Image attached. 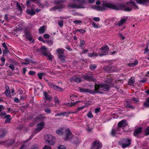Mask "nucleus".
Instances as JSON below:
<instances>
[{"mask_svg": "<svg viewBox=\"0 0 149 149\" xmlns=\"http://www.w3.org/2000/svg\"><path fill=\"white\" fill-rule=\"evenodd\" d=\"M110 87V86L107 84H96L95 85V89L93 91L90 92L92 94L102 93V91H108Z\"/></svg>", "mask_w": 149, "mask_h": 149, "instance_id": "obj_1", "label": "nucleus"}, {"mask_svg": "<svg viewBox=\"0 0 149 149\" xmlns=\"http://www.w3.org/2000/svg\"><path fill=\"white\" fill-rule=\"evenodd\" d=\"M64 129L63 128L59 129L56 130V133L58 135L65 134V140L67 141L72 138V134L69 129H67L65 130V132L63 131Z\"/></svg>", "mask_w": 149, "mask_h": 149, "instance_id": "obj_2", "label": "nucleus"}, {"mask_svg": "<svg viewBox=\"0 0 149 149\" xmlns=\"http://www.w3.org/2000/svg\"><path fill=\"white\" fill-rule=\"evenodd\" d=\"M102 5L104 7L116 10H118L120 9H122L125 7L124 5L123 4H118L116 6L107 2H103Z\"/></svg>", "mask_w": 149, "mask_h": 149, "instance_id": "obj_3", "label": "nucleus"}, {"mask_svg": "<svg viewBox=\"0 0 149 149\" xmlns=\"http://www.w3.org/2000/svg\"><path fill=\"white\" fill-rule=\"evenodd\" d=\"M131 141V140L128 138H123L120 140L118 144L122 146L123 148H125L130 146Z\"/></svg>", "mask_w": 149, "mask_h": 149, "instance_id": "obj_4", "label": "nucleus"}, {"mask_svg": "<svg viewBox=\"0 0 149 149\" xmlns=\"http://www.w3.org/2000/svg\"><path fill=\"white\" fill-rule=\"evenodd\" d=\"M74 3L76 4L70 5L69 7L72 8H84L83 5L84 3V0H74Z\"/></svg>", "mask_w": 149, "mask_h": 149, "instance_id": "obj_5", "label": "nucleus"}, {"mask_svg": "<svg viewBox=\"0 0 149 149\" xmlns=\"http://www.w3.org/2000/svg\"><path fill=\"white\" fill-rule=\"evenodd\" d=\"M45 142L51 146L53 145L55 143V138L51 134H46L45 136Z\"/></svg>", "mask_w": 149, "mask_h": 149, "instance_id": "obj_6", "label": "nucleus"}, {"mask_svg": "<svg viewBox=\"0 0 149 149\" xmlns=\"http://www.w3.org/2000/svg\"><path fill=\"white\" fill-rule=\"evenodd\" d=\"M91 149H100L102 146V144L98 141H94L92 144Z\"/></svg>", "mask_w": 149, "mask_h": 149, "instance_id": "obj_7", "label": "nucleus"}, {"mask_svg": "<svg viewBox=\"0 0 149 149\" xmlns=\"http://www.w3.org/2000/svg\"><path fill=\"white\" fill-rule=\"evenodd\" d=\"M100 49L102 51V53L100 54L99 56H103L105 55L108 54L109 48L107 45L105 46L104 47H102Z\"/></svg>", "mask_w": 149, "mask_h": 149, "instance_id": "obj_8", "label": "nucleus"}, {"mask_svg": "<svg viewBox=\"0 0 149 149\" xmlns=\"http://www.w3.org/2000/svg\"><path fill=\"white\" fill-rule=\"evenodd\" d=\"M142 132L141 127H136L133 132L134 135L135 136H138L141 134Z\"/></svg>", "mask_w": 149, "mask_h": 149, "instance_id": "obj_9", "label": "nucleus"}, {"mask_svg": "<svg viewBox=\"0 0 149 149\" xmlns=\"http://www.w3.org/2000/svg\"><path fill=\"white\" fill-rule=\"evenodd\" d=\"M70 81L71 82L73 81L77 83H80L81 81V79L78 76H74L71 78Z\"/></svg>", "mask_w": 149, "mask_h": 149, "instance_id": "obj_10", "label": "nucleus"}, {"mask_svg": "<svg viewBox=\"0 0 149 149\" xmlns=\"http://www.w3.org/2000/svg\"><path fill=\"white\" fill-rule=\"evenodd\" d=\"M44 124V123L42 122L38 124L37 125V127L35 130L36 133L39 132L43 128Z\"/></svg>", "mask_w": 149, "mask_h": 149, "instance_id": "obj_11", "label": "nucleus"}, {"mask_svg": "<svg viewBox=\"0 0 149 149\" xmlns=\"http://www.w3.org/2000/svg\"><path fill=\"white\" fill-rule=\"evenodd\" d=\"M81 78L83 79L88 81H95L96 80L95 78L93 77H92L89 76L88 75L83 76L81 77Z\"/></svg>", "mask_w": 149, "mask_h": 149, "instance_id": "obj_12", "label": "nucleus"}, {"mask_svg": "<svg viewBox=\"0 0 149 149\" xmlns=\"http://www.w3.org/2000/svg\"><path fill=\"white\" fill-rule=\"evenodd\" d=\"M65 50L62 48H58L56 50V54L58 56L64 55Z\"/></svg>", "mask_w": 149, "mask_h": 149, "instance_id": "obj_13", "label": "nucleus"}, {"mask_svg": "<svg viewBox=\"0 0 149 149\" xmlns=\"http://www.w3.org/2000/svg\"><path fill=\"white\" fill-rule=\"evenodd\" d=\"M127 125L125 120H123L119 122L118 124V126L120 127H125Z\"/></svg>", "mask_w": 149, "mask_h": 149, "instance_id": "obj_14", "label": "nucleus"}, {"mask_svg": "<svg viewBox=\"0 0 149 149\" xmlns=\"http://www.w3.org/2000/svg\"><path fill=\"white\" fill-rule=\"evenodd\" d=\"M65 6L63 5H60L58 6H54L51 8L50 10L51 11L55 10H56L63 8Z\"/></svg>", "mask_w": 149, "mask_h": 149, "instance_id": "obj_15", "label": "nucleus"}, {"mask_svg": "<svg viewBox=\"0 0 149 149\" xmlns=\"http://www.w3.org/2000/svg\"><path fill=\"white\" fill-rule=\"evenodd\" d=\"M6 131L4 130L0 129V138H2L6 136Z\"/></svg>", "mask_w": 149, "mask_h": 149, "instance_id": "obj_16", "label": "nucleus"}, {"mask_svg": "<svg viewBox=\"0 0 149 149\" xmlns=\"http://www.w3.org/2000/svg\"><path fill=\"white\" fill-rule=\"evenodd\" d=\"M25 35L26 38L30 41H31L33 39L31 34L27 31L25 32Z\"/></svg>", "mask_w": 149, "mask_h": 149, "instance_id": "obj_17", "label": "nucleus"}, {"mask_svg": "<svg viewBox=\"0 0 149 149\" xmlns=\"http://www.w3.org/2000/svg\"><path fill=\"white\" fill-rule=\"evenodd\" d=\"M127 17H125V18H122L119 21L117 24L119 26H121L127 21Z\"/></svg>", "mask_w": 149, "mask_h": 149, "instance_id": "obj_18", "label": "nucleus"}, {"mask_svg": "<svg viewBox=\"0 0 149 149\" xmlns=\"http://www.w3.org/2000/svg\"><path fill=\"white\" fill-rule=\"evenodd\" d=\"M26 12L28 14L31 15H33L36 13L34 10L32 9L27 10H26Z\"/></svg>", "mask_w": 149, "mask_h": 149, "instance_id": "obj_19", "label": "nucleus"}, {"mask_svg": "<svg viewBox=\"0 0 149 149\" xmlns=\"http://www.w3.org/2000/svg\"><path fill=\"white\" fill-rule=\"evenodd\" d=\"M47 49L45 47L43 46L41 48V51L43 55H47Z\"/></svg>", "mask_w": 149, "mask_h": 149, "instance_id": "obj_20", "label": "nucleus"}, {"mask_svg": "<svg viewBox=\"0 0 149 149\" xmlns=\"http://www.w3.org/2000/svg\"><path fill=\"white\" fill-rule=\"evenodd\" d=\"M43 95L47 100H48L49 101H51L52 97L50 95H48L46 92H43Z\"/></svg>", "mask_w": 149, "mask_h": 149, "instance_id": "obj_21", "label": "nucleus"}, {"mask_svg": "<svg viewBox=\"0 0 149 149\" xmlns=\"http://www.w3.org/2000/svg\"><path fill=\"white\" fill-rule=\"evenodd\" d=\"M72 142L74 144H78L80 143L79 140L77 138L74 137L73 138L72 141Z\"/></svg>", "mask_w": 149, "mask_h": 149, "instance_id": "obj_22", "label": "nucleus"}, {"mask_svg": "<svg viewBox=\"0 0 149 149\" xmlns=\"http://www.w3.org/2000/svg\"><path fill=\"white\" fill-rule=\"evenodd\" d=\"M45 26H43L40 27L39 29V32L40 34H42L44 33L45 31Z\"/></svg>", "mask_w": 149, "mask_h": 149, "instance_id": "obj_23", "label": "nucleus"}, {"mask_svg": "<svg viewBox=\"0 0 149 149\" xmlns=\"http://www.w3.org/2000/svg\"><path fill=\"white\" fill-rule=\"evenodd\" d=\"M79 90L81 92H88L90 93H91L90 92H91L92 91H93V90H90V89L88 90L87 89L83 88H79Z\"/></svg>", "mask_w": 149, "mask_h": 149, "instance_id": "obj_24", "label": "nucleus"}, {"mask_svg": "<svg viewBox=\"0 0 149 149\" xmlns=\"http://www.w3.org/2000/svg\"><path fill=\"white\" fill-rule=\"evenodd\" d=\"M2 143H5V144L7 145L8 146L11 145L14 142L10 140H8L5 141L4 142H2Z\"/></svg>", "mask_w": 149, "mask_h": 149, "instance_id": "obj_25", "label": "nucleus"}, {"mask_svg": "<svg viewBox=\"0 0 149 149\" xmlns=\"http://www.w3.org/2000/svg\"><path fill=\"white\" fill-rule=\"evenodd\" d=\"M5 89L6 90L5 91V93L6 96H8L9 95V94L10 93L9 87L7 86H6L5 87Z\"/></svg>", "mask_w": 149, "mask_h": 149, "instance_id": "obj_26", "label": "nucleus"}, {"mask_svg": "<svg viewBox=\"0 0 149 149\" xmlns=\"http://www.w3.org/2000/svg\"><path fill=\"white\" fill-rule=\"evenodd\" d=\"M117 134H120V133L117 132L115 129H112L111 132V135L113 136H114Z\"/></svg>", "mask_w": 149, "mask_h": 149, "instance_id": "obj_27", "label": "nucleus"}, {"mask_svg": "<svg viewBox=\"0 0 149 149\" xmlns=\"http://www.w3.org/2000/svg\"><path fill=\"white\" fill-rule=\"evenodd\" d=\"M61 61L63 63H64L65 62V56L64 55L61 56H58Z\"/></svg>", "mask_w": 149, "mask_h": 149, "instance_id": "obj_28", "label": "nucleus"}, {"mask_svg": "<svg viewBox=\"0 0 149 149\" xmlns=\"http://www.w3.org/2000/svg\"><path fill=\"white\" fill-rule=\"evenodd\" d=\"M138 63V61L136 60H135L134 63H128L127 65L129 67H133L137 65Z\"/></svg>", "mask_w": 149, "mask_h": 149, "instance_id": "obj_29", "label": "nucleus"}, {"mask_svg": "<svg viewBox=\"0 0 149 149\" xmlns=\"http://www.w3.org/2000/svg\"><path fill=\"white\" fill-rule=\"evenodd\" d=\"M89 67L90 69L91 70L93 71L97 68V65L94 64H92L90 65Z\"/></svg>", "mask_w": 149, "mask_h": 149, "instance_id": "obj_30", "label": "nucleus"}, {"mask_svg": "<svg viewBox=\"0 0 149 149\" xmlns=\"http://www.w3.org/2000/svg\"><path fill=\"white\" fill-rule=\"evenodd\" d=\"M143 104L146 107H149V97L146 99V101L144 102Z\"/></svg>", "mask_w": 149, "mask_h": 149, "instance_id": "obj_31", "label": "nucleus"}, {"mask_svg": "<svg viewBox=\"0 0 149 149\" xmlns=\"http://www.w3.org/2000/svg\"><path fill=\"white\" fill-rule=\"evenodd\" d=\"M88 56L91 57H95L98 56L96 52L93 53H88Z\"/></svg>", "mask_w": 149, "mask_h": 149, "instance_id": "obj_32", "label": "nucleus"}, {"mask_svg": "<svg viewBox=\"0 0 149 149\" xmlns=\"http://www.w3.org/2000/svg\"><path fill=\"white\" fill-rule=\"evenodd\" d=\"M26 61L27 62V63H23V64H24L25 65H26L30 63H32L34 64L35 63V62L33 61L32 60H29L28 59H26Z\"/></svg>", "mask_w": 149, "mask_h": 149, "instance_id": "obj_33", "label": "nucleus"}, {"mask_svg": "<svg viewBox=\"0 0 149 149\" xmlns=\"http://www.w3.org/2000/svg\"><path fill=\"white\" fill-rule=\"evenodd\" d=\"M54 89L59 91H63L62 88L58 86L55 85Z\"/></svg>", "mask_w": 149, "mask_h": 149, "instance_id": "obj_34", "label": "nucleus"}, {"mask_svg": "<svg viewBox=\"0 0 149 149\" xmlns=\"http://www.w3.org/2000/svg\"><path fill=\"white\" fill-rule=\"evenodd\" d=\"M134 81H135L134 79H129V81L128 84L130 85H133Z\"/></svg>", "mask_w": 149, "mask_h": 149, "instance_id": "obj_35", "label": "nucleus"}, {"mask_svg": "<svg viewBox=\"0 0 149 149\" xmlns=\"http://www.w3.org/2000/svg\"><path fill=\"white\" fill-rule=\"evenodd\" d=\"M10 52L9 51V50H8V49H5L4 50H3V56H6L7 54L8 53H10Z\"/></svg>", "mask_w": 149, "mask_h": 149, "instance_id": "obj_36", "label": "nucleus"}, {"mask_svg": "<svg viewBox=\"0 0 149 149\" xmlns=\"http://www.w3.org/2000/svg\"><path fill=\"white\" fill-rule=\"evenodd\" d=\"M106 82L109 84L111 85L112 86H114V84L112 83V79H107L106 80Z\"/></svg>", "mask_w": 149, "mask_h": 149, "instance_id": "obj_37", "label": "nucleus"}, {"mask_svg": "<svg viewBox=\"0 0 149 149\" xmlns=\"http://www.w3.org/2000/svg\"><path fill=\"white\" fill-rule=\"evenodd\" d=\"M67 113L66 112H63V113H58L57 114H56L55 115V116H61L63 115H65Z\"/></svg>", "mask_w": 149, "mask_h": 149, "instance_id": "obj_38", "label": "nucleus"}, {"mask_svg": "<svg viewBox=\"0 0 149 149\" xmlns=\"http://www.w3.org/2000/svg\"><path fill=\"white\" fill-rule=\"evenodd\" d=\"M92 24L93 26L95 28H97L100 27V26H99L98 24H96L94 22H92Z\"/></svg>", "mask_w": 149, "mask_h": 149, "instance_id": "obj_39", "label": "nucleus"}, {"mask_svg": "<svg viewBox=\"0 0 149 149\" xmlns=\"http://www.w3.org/2000/svg\"><path fill=\"white\" fill-rule=\"evenodd\" d=\"M46 42L49 45H51L53 44V41L52 40H46Z\"/></svg>", "mask_w": 149, "mask_h": 149, "instance_id": "obj_40", "label": "nucleus"}, {"mask_svg": "<svg viewBox=\"0 0 149 149\" xmlns=\"http://www.w3.org/2000/svg\"><path fill=\"white\" fill-rule=\"evenodd\" d=\"M97 10L98 11L104 10H105V8L104 7L101 6H97Z\"/></svg>", "mask_w": 149, "mask_h": 149, "instance_id": "obj_41", "label": "nucleus"}, {"mask_svg": "<svg viewBox=\"0 0 149 149\" xmlns=\"http://www.w3.org/2000/svg\"><path fill=\"white\" fill-rule=\"evenodd\" d=\"M145 134L146 135L149 134V126L145 130Z\"/></svg>", "mask_w": 149, "mask_h": 149, "instance_id": "obj_42", "label": "nucleus"}, {"mask_svg": "<svg viewBox=\"0 0 149 149\" xmlns=\"http://www.w3.org/2000/svg\"><path fill=\"white\" fill-rule=\"evenodd\" d=\"M63 23V20H61L60 21H58V24L60 27H62Z\"/></svg>", "mask_w": 149, "mask_h": 149, "instance_id": "obj_43", "label": "nucleus"}, {"mask_svg": "<svg viewBox=\"0 0 149 149\" xmlns=\"http://www.w3.org/2000/svg\"><path fill=\"white\" fill-rule=\"evenodd\" d=\"M58 149H66V147L63 145H60L58 147Z\"/></svg>", "mask_w": 149, "mask_h": 149, "instance_id": "obj_44", "label": "nucleus"}, {"mask_svg": "<svg viewBox=\"0 0 149 149\" xmlns=\"http://www.w3.org/2000/svg\"><path fill=\"white\" fill-rule=\"evenodd\" d=\"M125 106L128 108H132V107L128 102H126L125 103Z\"/></svg>", "mask_w": 149, "mask_h": 149, "instance_id": "obj_45", "label": "nucleus"}, {"mask_svg": "<svg viewBox=\"0 0 149 149\" xmlns=\"http://www.w3.org/2000/svg\"><path fill=\"white\" fill-rule=\"evenodd\" d=\"M17 8L18 9L19 11H22V8L20 6L19 3L17 2Z\"/></svg>", "mask_w": 149, "mask_h": 149, "instance_id": "obj_46", "label": "nucleus"}, {"mask_svg": "<svg viewBox=\"0 0 149 149\" xmlns=\"http://www.w3.org/2000/svg\"><path fill=\"white\" fill-rule=\"evenodd\" d=\"M77 31H78L82 34H83L85 32H86V31L85 30H83V29H77Z\"/></svg>", "mask_w": 149, "mask_h": 149, "instance_id": "obj_47", "label": "nucleus"}, {"mask_svg": "<svg viewBox=\"0 0 149 149\" xmlns=\"http://www.w3.org/2000/svg\"><path fill=\"white\" fill-rule=\"evenodd\" d=\"M85 42V41L84 40H81L80 41V46L81 47H82L84 46V44Z\"/></svg>", "mask_w": 149, "mask_h": 149, "instance_id": "obj_48", "label": "nucleus"}, {"mask_svg": "<svg viewBox=\"0 0 149 149\" xmlns=\"http://www.w3.org/2000/svg\"><path fill=\"white\" fill-rule=\"evenodd\" d=\"M87 106L86 105H85L82 107H78L77 109V112H78L79 111H80L83 108H84L85 107H87Z\"/></svg>", "mask_w": 149, "mask_h": 149, "instance_id": "obj_49", "label": "nucleus"}, {"mask_svg": "<svg viewBox=\"0 0 149 149\" xmlns=\"http://www.w3.org/2000/svg\"><path fill=\"white\" fill-rule=\"evenodd\" d=\"M87 116L89 118H92L93 117V115L92 114V113L91 111H89L88 113H87Z\"/></svg>", "mask_w": 149, "mask_h": 149, "instance_id": "obj_50", "label": "nucleus"}, {"mask_svg": "<svg viewBox=\"0 0 149 149\" xmlns=\"http://www.w3.org/2000/svg\"><path fill=\"white\" fill-rule=\"evenodd\" d=\"M73 23L77 24H79L81 23V21L79 20H75L73 21Z\"/></svg>", "mask_w": 149, "mask_h": 149, "instance_id": "obj_51", "label": "nucleus"}, {"mask_svg": "<svg viewBox=\"0 0 149 149\" xmlns=\"http://www.w3.org/2000/svg\"><path fill=\"white\" fill-rule=\"evenodd\" d=\"M46 56H47L48 58L50 60H51L53 58L52 55L51 54H47Z\"/></svg>", "mask_w": 149, "mask_h": 149, "instance_id": "obj_52", "label": "nucleus"}, {"mask_svg": "<svg viewBox=\"0 0 149 149\" xmlns=\"http://www.w3.org/2000/svg\"><path fill=\"white\" fill-rule=\"evenodd\" d=\"M9 68L12 70H14V66L13 64H10L9 66Z\"/></svg>", "mask_w": 149, "mask_h": 149, "instance_id": "obj_53", "label": "nucleus"}, {"mask_svg": "<svg viewBox=\"0 0 149 149\" xmlns=\"http://www.w3.org/2000/svg\"><path fill=\"white\" fill-rule=\"evenodd\" d=\"M50 35L48 34H45L43 35V37L45 39H48Z\"/></svg>", "mask_w": 149, "mask_h": 149, "instance_id": "obj_54", "label": "nucleus"}, {"mask_svg": "<svg viewBox=\"0 0 149 149\" xmlns=\"http://www.w3.org/2000/svg\"><path fill=\"white\" fill-rule=\"evenodd\" d=\"M48 85L50 86L51 87L53 88H54V86L55 85L51 82L48 83Z\"/></svg>", "mask_w": 149, "mask_h": 149, "instance_id": "obj_55", "label": "nucleus"}, {"mask_svg": "<svg viewBox=\"0 0 149 149\" xmlns=\"http://www.w3.org/2000/svg\"><path fill=\"white\" fill-rule=\"evenodd\" d=\"M124 10L125 11H129L131 10L132 8H131L127 7L125 8Z\"/></svg>", "mask_w": 149, "mask_h": 149, "instance_id": "obj_56", "label": "nucleus"}, {"mask_svg": "<svg viewBox=\"0 0 149 149\" xmlns=\"http://www.w3.org/2000/svg\"><path fill=\"white\" fill-rule=\"evenodd\" d=\"M29 74L30 75H33L36 74V72L34 71H30L29 72Z\"/></svg>", "mask_w": 149, "mask_h": 149, "instance_id": "obj_57", "label": "nucleus"}, {"mask_svg": "<svg viewBox=\"0 0 149 149\" xmlns=\"http://www.w3.org/2000/svg\"><path fill=\"white\" fill-rule=\"evenodd\" d=\"M130 3L132 4L134 6L135 8L137 9L138 8L136 6V3L134 1L131 0L130 1Z\"/></svg>", "mask_w": 149, "mask_h": 149, "instance_id": "obj_58", "label": "nucleus"}, {"mask_svg": "<svg viewBox=\"0 0 149 149\" xmlns=\"http://www.w3.org/2000/svg\"><path fill=\"white\" fill-rule=\"evenodd\" d=\"M54 102L56 103H58L59 102V100L57 97L55 96L54 99Z\"/></svg>", "mask_w": 149, "mask_h": 149, "instance_id": "obj_59", "label": "nucleus"}, {"mask_svg": "<svg viewBox=\"0 0 149 149\" xmlns=\"http://www.w3.org/2000/svg\"><path fill=\"white\" fill-rule=\"evenodd\" d=\"M43 75V73H38V75L39 79H42V75Z\"/></svg>", "mask_w": 149, "mask_h": 149, "instance_id": "obj_60", "label": "nucleus"}, {"mask_svg": "<svg viewBox=\"0 0 149 149\" xmlns=\"http://www.w3.org/2000/svg\"><path fill=\"white\" fill-rule=\"evenodd\" d=\"M38 145H35L32 146L31 147V149H38Z\"/></svg>", "mask_w": 149, "mask_h": 149, "instance_id": "obj_61", "label": "nucleus"}, {"mask_svg": "<svg viewBox=\"0 0 149 149\" xmlns=\"http://www.w3.org/2000/svg\"><path fill=\"white\" fill-rule=\"evenodd\" d=\"M93 19L95 21L99 22L100 20V19L98 17H94Z\"/></svg>", "mask_w": 149, "mask_h": 149, "instance_id": "obj_62", "label": "nucleus"}, {"mask_svg": "<svg viewBox=\"0 0 149 149\" xmlns=\"http://www.w3.org/2000/svg\"><path fill=\"white\" fill-rule=\"evenodd\" d=\"M20 149H27V148L26 146L24 145H22L20 148Z\"/></svg>", "mask_w": 149, "mask_h": 149, "instance_id": "obj_63", "label": "nucleus"}, {"mask_svg": "<svg viewBox=\"0 0 149 149\" xmlns=\"http://www.w3.org/2000/svg\"><path fill=\"white\" fill-rule=\"evenodd\" d=\"M43 149H51V148L49 146H45L44 147Z\"/></svg>", "mask_w": 149, "mask_h": 149, "instance_id": "obj_64", "label": "nucleus"}]
</instances>
